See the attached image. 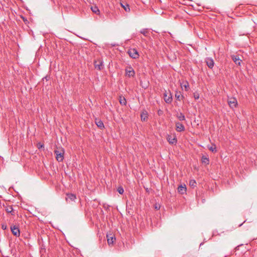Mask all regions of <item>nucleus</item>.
Returning a JSON list of instances; mask_svg holds the SVG:
<instances>
[{
    "label": "nucleus",
    "mask_w": 257,
    "mask_h": 257,
    "mask_svg": "<svg viewBox=\"0 0 257 257\" xmlns=\"http://www.w3.org/2000/svg\"><path fill=\"white\" fill-rule=\"evenodd\" d=\"M232 60L234 61V62L238 65H240V63L241 60L239 59V58L237 56H232Z\"/></svg>",
    "instance_id": "obj_13"
},
{
    "label": "nucleus",
    "mask_w": 257,
    "mask_h": 257,
    "mask_svg": "<svg viewBox=\"0 0 257 257\" xmlns=\"http://www.w3.org/2000/svg\"><path fill=\"white\" fill-rule=\"evenodd\" d=\"M127 53L129 55V56L133 59H138L140 56L139 52H138L137 50L135 48L130 49L127 51Z\"/></svg>",
    "instance_id": "obj_2"
},
{
    "label": "nucleus",
    "mask_w": 257,
    "mask_h": 257,
    "mask_svg": "<svg viewBox=\"0 0 257 257\" xmlns=\"http://www.w3.org/2000/svg\"><path fill=\"white\" fill-rule=\"evenodd\" d=\"M177 117L181 121L184 120L185 119V115L181 112L177 114Z\"/></svg>",
    "instance_id": "obj_19"
},
{
    "label": "nucleus",
    "mask_w": 257,
    "mask_h": 257,
    "mask_svg": "<svg viewBox=\"0 0 257 257\" xmlns=\"http://www.w3.org/2000/svg\"><path fill=\"white\" fill-rule=\"evenodd\" d=\"M6 211L8 212V213H11V214L12 215H14L15 214H14V211H13V208L12 207V206H7L6 208Z\"/></svg>",
    "instance_id": "obj_17"
},
{
    "label": "nucleus",
    "mask_w": 257,
    "mask_h": 257,
    "mask_svg": "<svg viewBox=\"0 0 257 257\" xmlns=\"http://www.w3.org/2000/svg\"><path fill=\"white\" fill-rule=\"evenodd\" d=\"M181 86L182 89H184L186 91H188L189 85V83L187 81L181 83Z\"/></svg>",
    "instance_id": "obj_12"
},
{
    "label": "nucleus",
    "mask_w": 257,
    "mask_h": 257,
    "mask_svg": "<svg viewBox=\"0 0 257 257\" xmlns=\"http://www.w3.org/2000/svg\"><path fill=\"white\" fill-rule=\"evenodd\" d=\"M176 130L177 132H181L185 130V127L183 124L179 122H176L175 123Z\"/></svg>",
    "instance_id": "obj_7"
},
{
    "label": "nucleus",
    "mask_w": 257,
    "mask_h": 257,
    "mask_svg": "<svg viewBox=\"0 0 257 257\" xmlns=\"http://www.w3.org/2000/svg\"><path fill=\"white\" fill-rule=\"evenodd\" d=\"M202 162L205 164H208L209 163V158L205 156L202 157Z\"/></svg>",
    "instance_id": "obj_18"
},
{
    "label": "nucleus",
    "mask_w": 257,
    "mask_h": 257,
    "mask_svg": "<svg viewBox=\"0 0 257 257\" xmlns=\"http://www.w3.org/2000/svg\"><path fill=\"white\" fill-rule=\"evenodd\" d=\"M12 233L16 236H19L20 234L19 228L18 226L14 225L11 227Z\"/></svg>",
    "instance_id": "obj_6"
},
{
    "label": "nucleus",
    "mask_w": 257,
    "mask_h": 257,
    "mask_svg": "<svg viewBox=\"0 0 257 257\" xmlns=\"http://www.w3.org/2000/svg\"><path fill=\"white\" fill-rule=\"evenodd\" d=\"M107 242L108 244H113L114 240L115 239V238L112 236H109V235H107Z\"/></svg>",
    "instance_id": "obj_14"
},
{
    "label": "nucleus",
    "mask_w": 257,
    "mask_h": 257,
    "mask_svg": "<svg viewBox=\"0 0 257 257\" xmlns=\"http://www.w3.org/2000/svg\"><path fill=\"white\" fill-rule=\"evenodd\" d=\"M175 97L177 100L180 101L184 98V96L181 94L180 92L176 91L175 93Z\"/></svg>",
    "instance_id": "obj_16"
},
{
    "label": "nucleus",
    "mask_w": 257,
    "mask_h": 257,
    "mask_svg": "<svg viewBox=\"0 0 257 257\" xmlns=\"http://www.w3.org/2000/svg\"><path fill=\"white\" fill-rule=\"evenodd\" d=\"M54 154L56 155V159L58 162H62L64 159V150L61 148L60 150H55Z\"/></svg>",
    "instance_id": "obj_1"
},
{
    "label": "nucleus",
    "mask_w": 257,
    "mask_h": 257,
    "mask_svg": "<svg viewBox=\"0 0 257 257\" xmlns=\"http://www.w3.org/2000/svg\"><path fill=\"white\" fill-rule=\"evenodd\" d=\"M189 185L190 186L194 187L196 186V182L194 180H191L189 182Z\"/></svg>",
    "instance_id": "obj_26"
},
{
    "label": "nucleus",
    "mask_w": 257,
    "mask_h": 257,
    "mask_svg": "<svg viewBox=\"0 0 257 257\" xmlns=\"http://www.w3.org/2000/svg\"><path fill=\"white\" fill-rule=\"evenodd\" d=\"M96 124L99 128L104 127L103 123L101 120H98V121L96 122Z\"/></svg>",
    "instance_id": "obj_24"
},
{
    "label": "nucleus",
    "mask_w": 257,
    "mask_h": 257,
    "mask_svg": "<svg viewBox=\"0 0 257 257\" xmlns=\"http://www.w3.org/2000/svg\"><path fill=\"white\" fill-rule=\"evenodd\" d=\"M159 208H160V207L159 208H158V206H156V209H159Z\"/></svg>",
    "instance_id": "obj_31"
},
{
    "label": "nucleus",
    "mask_w": 257,
    "mask_h": 257,
    "mask_svg": "<svg viewBox=\"0 0 257 257\" xmlns=\"http://www.w3.org/2000/svg\"><path fill=\"white\" fill-rule=\"evenodd\" d=\"M125 75L128 77H134L135 74V72L132 66H127L125 70Z\"/></svg>",
    "instance_id": "obj_3"
},
{
    "label": "nucleus",
    "mask_w": 257,
    "mask_h": 257,
    "mask_svg": "<svg viewBox=\"0 0 257 257\" xmlns=\"http://www.w3.org/2000/svg\"><path fill=\"white\" fill-rule=\"evenodd\" d=\"M2 228L3 230H5L7 228V225H5V224H3L2 225Z\"/></svg>",
    "instance_id": "obj_30"
},
{
    "label": "nucleus",
    "mask_w": 257,
    "mask_h": 257,
    "mask_svg": "<svg viewBox=\"0 0 257 257\" xmlns=\"http://www.w3.org/2000/svg\"><path fill=\"white\" fill-rule=\"evenodd\" d=\"M141 33L143 34L146 37H148L149 36V31L146 29L142 30L141 31Z\"/></svg>",
    "instance_id": "obj_23"
},
{
    "label": "nucleus",
    "mask_w": 257,
    "mask_h": 257,
    "mask_svg": "<svg viewBox=\"0 0 257 257\" xmlns=\"http://www.w3.org/2000/svg\"><path fill=\"white\" fill-rule=\"evenodd\" d=\"M167 139L169 143L171 144H175L177 142L176 137H172L171 135H168Z\"/></svg>",
    "instance_id": "obj_9"
},
{
    "label": "nucleus",
    "mask_w": 257,
    "mask_h": 257,
    "mask_svg": "<svg viewBox=\"0 0 257 257\" xmlns=\"http://www.w3.org/2000/svg\"><path fill=\"white\" fill-rule=\"evenodd\" d=\"M194 97L196 100L198 99L199 98V94L197 93H194Z\"/></svg>",
    "instance_id": "obj_29"
},
{
    "label": "nucleus",
    "mask_w": 257,
    "mask_h": 257,
    "mask_svg": "<svg viewBox=\"0 0 257 257\" xmlns=\"http://www.w3.org/2000/svg\"><path fill=\"white\" fill-rule=\"evenodd\" d=\"M94 65L95 68L99 70H101L103 68V62L100 60L95 61Z\"/></svg>",
    "instance_id": "obj_5"
},
{
    "label": "nucleus",
    "mask_w": 257,
    "mask_h": 257,
    "mask_svg": "<svg viewBox=\"0 0 257 257\" xmlns=\"http://www.w3.org/2000/svg\"><path fill=\"white\" fill-rule=\"evenodd\" d=\"M119 102L121 105H125L126 101L124 97H123V98L120 97V99H119Z\"/></svg>",
    "instance_id": "obj_27"
},
{
    "label": "nucleus",
    "mask_w": 257,
    "mask_h": 257,
    "mask_svg": "<svg viewBox=\"0 0 257 257\" xmlns=\"http://www.w3.org/2000/svg\"><path fill=\"white\" fill-rule=\"evenodd\" d=\"M91 10L96 14L99 15L100 13L99 10L97 7H91Z\"/></svg>",
    "instance_id": "obj_21"
},
{
    "label": "nucleus",
    "mask_w": 257,
    "mask_h": 257,
    "mask_svg": "<svg viewBox=\"0 0 257 257\" xmlns=\"http://www.w3.org/2000/svg\"><path fill=\"white\" fill-rule=\"evenodd\" d=\"M178 192L180 193L181 194H184L186 192V185H180L178 187Z\"/></svg>",
    "instance_id": "obj_11"
},
{
    "label": "nucleus",
    "mask_w": 257,
    "mask_h": 257,
    "mask_svg": "<svg viewBox=\"0 0 257 257\" xmlns=\"http://www.w3.org/2000/svg\"><path fill=\"white\" fill-rule=\"evenodd\" d=\"M68 198L71 200V201H74L76 199V196L73 194H68L67 195Z\"/></svg>",
    "instance_id": "obj_22"
},
{
    "label": "nucleus",
    "mask_w": 257,
    "mask_h": 257,
    "mask_svg": "<svg viewBox=\"0 0 257 257\" xmlns=\"http://www.w3.org/2000/svg\"><path fill=\"white\" fill-rule=\"evenodd\" d=\"M148 118L147 114L146 113H142L141 114V118L142 120H143L144 121H145Z\"/></svg>",
    "instance_id": "obj_25"
},
{
    "label": "nucleus",
    "mask_w": 257,
    "mask_h": 257,
    "mask_svg": "<svg viewBox=\"0 0 257 257\" xmlns=\"http://www.w3.org/2000/svg\"><path fill=\"white\" fill-rule=\"evenodd\" d=\"M121 6L124 9L125 11L130 12V6L128 5H127V4L123 5L122 3H121Z\"/></svg>",
    "instance_id": "obj_20"
},
{
    "label": "nucleus",
    "mask_w": 257,
    "mask_h": 257,
    "mask_svg": "<svg viewBox=\"0 0 257 257\" xmlns=\"http://www.w3.org/2000/svg\"><path fill=\"white\" fill-rule=\"evenodd\" d=\"M228 104L232 108L235 107L237 104L236 99L235 97H231L229 98L228 100Z\"/></svg>",
    "instance_id": "obj_4"
},
{
    "label": "nucleus",
    "mask_w": 257,
    "mask_h": 257,
    "mask_svg": "<svg viewBox=\"0 0 257 257\" xmlns=\"http://www.w3.org/2000/svg\"><path fill=\"white\" fill-rule=\"evenodd\" d=\"M117 191L118 192V193L119 194H122L124 192L123 188L122 187L120 186V187H118Z\"/></svg>",
    "instance_id": "obj_28"
},
{
    "label": "nucleus",
    "mask_w": 257,
    "mask_h": 257,
    "mask_svg": "<svg viewBox=\"0 0 257 257\" xmlns=\"http://www.w3.org/2000/svg\"><path fill=\"white\" fill-rule=\"evenodd\" d=\"M164 97L165 101L167 103H170L172 101V96L171 93L169 96H167V94L165 93L164 94Z\"/></svg>",
    "instance_id": "obj_10"
},
{
    "label": "nucleus",
    "mask_w": 257,
    "mask_h": 257,
    "mask_svg": "<svg viewBox=\"0 0 257 257\" xmlns=\"http://www.w3.org/2000/svg\"><path fill=\"white\" fill-rule=\"evenodd\" d=\"M205 62L206 63V64L207 66L209 68L212 69L214 66V61L211 58H207L205 59Z\"/></svg>",
    "instance_id": "obj_8"
},
{
    "label": "nucleus",
    "mask_w": 257,
    "mask_h": 257,
    "mask_svg": "<svg viewBox=\"0 0 257 257\" xmlns=\"http://www.w3.org/2000/svg\"><path fill=\"white\" fill-rule=\"evenodd\" d=\"M208 149L211 151L212 153H216L217 152L216 146L214 144H212L211 146H207Z\"/></svg>",
    "instance_id": "obj_15"
}]
</instances>
